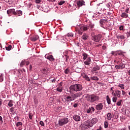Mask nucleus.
<instances>
[{
	"instance_id": "obj_27",
	"label": "nucleus",
	"mask_w": 130,
	"mask_h": 130,
	"mask_svg": "<svg viewBox=\"0 0 130 130\" xmlns=\"http://www.w3.org/2000/svg\"><path fill=\"white\" fill-rule=\"evenodd\" d=\"M82 39L83 40H87V39H88V35L86 34H84L82 36Z\"/></svg>"
},
{
	"instance_id": "obj_43",
	"label": "nucleus",
	"mask_w": 130,
	"mask_h": 130,
	"mask_svg": "<svg viewBox=\"0 0 130 130\" xmlns=\"http://www.w3.org/2000/svg\"><path fill=\"white\" fill-rule=\"evenodd\" d=\"M120 6V4H119V3L117 2L115 4V8H119Z\"/></svg>"
},
{
	"instance_id": "obj_40",
	"label": "nucleus",
	"mask_w": 130,
	"mask_h": 130,
	"mask_svg": "<svg viewBox=\"0 0 130 130\" xmlns=\"http://www.w3.org/2000/svg\"><path fill=\"white\" fill-rule=\"evenodd\" d=\"M43 74H47V68H44L42 71Z\"/></svg>"
},
{
	"instance_id": "obj_35",
	"label": "nucleus",
	"mask_w": 130,
	"mask_h": 130,
	"mask_svg": "<svg viewBox=\"0 0 130 130\" xmlns=\"http://www.w3.org/2000/svg\"><path fill=\"white\" fill-rule=\"evenodd\" d=\"M56 90L58 91V92H62V87H58L56 88Z\"/></svg>"
},
{
	"instance_id": "obj_57",
	"label": "nucleus",
	"mask_w": 130,
	"mask_h": 130,
	"mask_svg": "<svg viewBox=\"0 0 130 130\" xmlns=\"http://www.w3.org/2000/svg\"><path fill=\"white\" fill-rule=\"evenodd\" d=\"M56 81V80L54 78L52 80V83H55V81Z\"/></svg>"
},
{
	"instance_id": "obj_33",
	"label": "nucleus",
	"mask_w": 130,
	"mask_h": 130,
	"mask_svg": "<svg viewBox=\"0 0 130 130\" xmlns=\"http://www.w3.org/2000/svg\"><path fill=\"white\" fill-rule=\"evenodd\" d=\"M64 72L66 75H68V74H70V73H71L69 68H67L66 69H65Z\"/></svg>"
},
{
	"instance_id": "obj_13",
	"label": "nucleus",
	"mask_w": 130,
	"mask_h": 130,
	"mask_svg": "<svg viewBox=\"0 0 130 130\" xmlns=\"http://www.w3.org/2000/svg\"><path fill=\"white\" fill-rule=\"evenodd\" d=\"M45 57V58H47V59H49V60H50V61H53L55 59L54 58H53V56H52V55H49L47 56L46 54Z\"/></svg>"
},
{
	"instance_id": "obj_39",
	"label": "nucleus",
	"mask_w": 130,
	"mask_h": 130,
	"mask_svg": "<svg viewBox=\"0 0 130 130\" xmlns=\"http://www.w3.org/2000/svg\"><path fill=\"white\" fill-rule=\"evenodd\" d=\"M23 123H22V122H17L16 123V126L17 127H18V126H20V125H22Z\"/></svg>"
},
{
	"instance_id": "obj_7",
	"label": "nucleus",
	"mask_w": 130,
	"mask_h": 130,
	"mask_svg": "<svg viewBox=\"0 0 130 130\" xmlns=\"http://www.w3.org/2000/svg\"><path fill=\"white\" fill-rule=\"evenodd\" d=\"M83 126H86V128H88L89 127H92V124H91V121L87 120L85 121L83 123Z\"/></svg>"
},
{
	"instance_id": "obj_6",
	"label": "nucleus",
	"mask_w": 130,
	"mask_h": 130,
	"mask_svg": "<svg viewBox=\"0 0 130 130\" xmlns=\"http://www.w3.org/2000/svg\"><path fill=\"white\" fill-rule=\"evenodd\" d=\"M101 38H102V35L101 34L91 36V40L94 41V42H99L101 40Z\"/></svg>"
},
{
	"instance_id": "obj_17",
	"label": "nucleus",
	"mask_w": 130,
	"mask_h": 130,
	"mask_svg": "<svg viewBox=\"0 0 130 130\" xmlns=\"http://www.w3.org/2000/svg\"><path fill=\"white\" fill-rule=\"evenodd\" d=\"M123 53H125V52H122V51H117L114 52L115 55H123Z\"/></svg>"
},
{
	"instance_id": "obj_21",
	"label": "nucleus",
	"mask_w": 130,
	"mask_h": 130,
	"mask_svg": "<svg viewBox=\"0 0 130 130\" xmlns=\"http://www.w3.org/2000/svg\"><path fill=\"white\" fill-rule=\"evenodd\" d=\"M120 94H121V91H119V90H116L115 91V93H114V96L118 97V98H119V97H120Z\"/></svg>"
},
{
	"instance_id": "obj_25",
	"label": "nucleus",
	"mask_w": 130,
	"mask_h": 130,
	"mask_svg": "<svg viewBox=\"0 0 130 130\" xmlns=\"http://www.w3.org/2000/svg\"><path fill=\"white\" fill-rule=\"evenodd\" d=\"M121 17L122 18H128V14L125 12H123L121 15Z\"/></svg>"
},
{
	"instance_id": "obj_62",
	"label": "nucleus",
	"mask_w": 130,
	"mask_h": 130,
	"mask_svg": "<svg viewBox=\"0 0 130 130\" xmlns=\"http://www.w3.org/2000/svg\"><path fill=\"white\" fill-rule=\"evenodd\" d=\"M102 127H101V126H100L99 128L97 129L96 130H102Z\"/></svg>"
},
{
	"instance_id": "obj_26",
	"label": "nucleus",
	"mask_w": 130,
	"mask_h": 130,
	"mask_svg": "<svg viewBox=\"0 0 130 130\" xmlns=\"http://www.w3.org/2000/svg\"><path fill=\"white\" fill-rule=\"evenodd\" d=\"M112 117V115H111V113H108L107 114V117L106 118L108 119V120H110L111 119V118Z\"/></svg>"
},
{
	"instance_id": "obj_60",
	"label": "nucleus",
	"mask_w": 130,
	"mask_h": 130,
	"mask_svg": "<svg viewBox=\"0 0 130 130\" xmlns=\"http://www.w3.org/2000/svg\"><path fill=\"white\" fill-rule=\"evenodd\" d=\"M122 95H125V91H123V90H122Z\"/></svg>"
},
{
	"instance_id": "obj_41",
	"label": "nucleus",
	"mask_w": 130,
	"mask_h": 130,
	"mask_svg": "<svg viewBox=\"0 0 130 130\" xmlns=\"http://www.w3.org/2000/svg\"><path fill=\"white\" fill-rule=\"evenodd\" d=\"M121 102H122V100H120L119 102H117L116 104L117 106H120L121 105Z\"/></svg>"
},
{
	"instance_id": "obj_42",
	"label": "nucleus",
	"mask_w": 130,
	"mask_h": 130,
	"mask_svg": "<svg viewBox=\"0 0 130 130\" xmlns=\"http://www.w3.org/2000/svg\"><path fill=\"white\" fill-rule=\"evenodd\" d=\"M64 3H66V2L64 1H61L58 3V5H59V6H62V5H63V4H64Z\"/></svg>"
},
{
	"instance_id": "obj_34",
	"label": "nucleus",
	"mask_w": 130,
	"mask_h": 130,
	"mask_svg": "<svg viewBox=\"0 0 130 130\" xmlns=\"http://www.w3.org/2000/svg\"><path fill=\"white\" fill-rule=\"evenodd\" d=\"M10 112H11L12 114H15V108L12 107L10 108Z\"/></svg>"
},
{
	"instance_id": "obj_53",
	"label": "nucleus",
	"mask_w": 130,
	"mask_h": 130,
	"mask_svg": "<svg viewBox=\"0 0 130 130\" xmlns=\"http://www.w3.org/2000/svg\"><path fill=\"white\" fill-rule=\"evenodd\" d=\"M0 121L3 123V117H2V116H0Z\"/></svg>"
},
{
	"instance_id": "obj_19",
	"label": "nucleus",
	"mask_w": 130,
	"mask_h": 130,
	"mask_svg": "<svg viewBox=\"0 0 130 130\" xmlns=\"http://www.w3.org/2000/svg\"><path fill=\"white\" fill-rule=\"evenodd\" d=\"M82 56H83V59L84 60H86L89 57V55L87 54L85 52H83L82 53Z\"/></svg>"
},
{
	"instance_id": "obj_55",
	"label": "nucleus",
	"mask_w": 130,
	"mask_h": 130,
	"mask_svg": "<svg viewBox=\"0 0 130 130\" xmlns=\"http://www.w3.org/2000/svg\"><path fill=\"white\" fill-rule=\"evenodd\" d=\"M102 49H103L104 50H105V49H106V46H103L102 47Z\"/></svg>"
},
{
	"instance_id": "obj_15",
	"label": "nucleus",
	"mask_w": 130,
	"mask_h": 130,
	"mask_svg": "<svg viewBox=\"0 0 130 130\" xmlns=\"http://www.w3.org/2000/svg\"><path fill=\"white\" fill-rule=\"evenodd\" d=\"M84 62V64H85L86 66H90L91 63V57H88V58L86 59V61H85Z\"/></svg>"
},
{
	"instance_id": "obj_51",
	"label": "nucleus",
	"mask_w": 130,
	"mask_h": 130,
	"mask_svg": "<svg viewBox=\"0 0 130 130\" xmlns=\"http://www.w3.org/2000/svg\"><path fill=\"white\" fill-rule=\"evenodd\" d=\"M28 117L30 119H32V116L31 115V114H28Z\"/></svg>"
},
{
	"instance_id": "obj_11",
	"label": "nucleus",
	"mask_w": 130,
	"mask_h": 130,
	"mask_svg": "<svg viewBox=\"0 0 130 130\" xmlns=\"http://www.w3.org/2000/svg\"><path fill=\"white\" fill-rule=\"evenodd\" d=\"M95 109L99 111L103 109V105L102 103H99L95 106Z\"/></svg>"
},
{
	"instance_id": "obj_2",
	"label": "nucleus",
	"mask_w": 130,
	"mask_h": 130,
	"mask_svg": "<svg viewBox=\"0 0 130 130\" xmlns=\"http://www.w3.org/2000/svg\"><path fill=\"white\" fill-rule=\"evenodd\" d=\"M83 89V86L80 84H76L72 85L69 87V90H68V92H69L70 94H74L75 92H79V91H82Z\"/></svg>"
},
{
	"instance_id": "obj_4",
	"label": "nucleus",
	"mask_w": 130,
	"mask_h": 130,
	"mask_svg": "<svg viewBox=\"0 0 130 130\" xmlns=\"http://www.w3.org/2000/svg\"><path fill=\"white\" fill-rule=\"evenodd\" d=\"M84 98L86 99L87 101L89 102H96L100 99L99 96L96 94H89L84 95Z\"/></svg>"
},
{
	"instance_id": "obj_12",
	"label": "nucleus",
	"mask_w": 130,
	"mask_h": 130,
	"mask_svg": "<svg viewBox=\"0 0 130 130\" xmlns=\"http://www.w3.org/2000/svg\"><path fill=\"white\" fill-rule=\"evenodd\" d=\"M77 6L79 7V8L85 6V1L84 0H81L77 2Z\"/></svg>"
},
{
	"instance_id": "obj_20",
	"label": "nucleus",
	"mask_w": 130,
	"mask_h": 130,
	"mask_svg": "<svg viewBox=\"0 0 130 130\" xmlns=\"http://www.w3.org/2000/svg\"><path fill=\"white\" fill-rule=\"evenodd\" d=\"M82 77L86 80V81H87V82H90V78L88 77V76L86 74H82Z\"/></svg>"
},
{
	"instance_id": "obj_54",
	"label": "nucleus",
	"mask_w": 130,
	"mask_h": 130,
	"mask_svg": "<svg viewBox=\"0 0 130 130\" xmlns=\"http://www.w3.org/2000/svg\"><path fill=\"white\" fill-rule=\"evenodd\" d=\"M128 8L126 9L125 11V13H126V14H127V13H128Z\"/></svg>"
},
{
	"instance_id": "obj_28",
	"label": "nucleus",
	"mask_w": 130,
	"mask_h": 130,
	"mask_svg": "<svg viewBox=\"0 0 130 130\" xmlns=\"http://www.w3.org/2000/svg\"><path fill=\"white\" fill-rule=\"evenodd\" d=\"M100 70V67L99 66H96L95 67L93 68V71L96 72V71H99Z\"/></svg>"
},
{
	"instance_id": "obj_36",
	"label": "nucleus",
	"mask_w": 130,
	"mask_h": 130,
	"mask_svg": "<svg viewBox=\"0 0 130 130\" xmlns=\"http://www.w3.org/2000/svg\"><path fill=\"white\" fill-rule=\"evenodd\" d=\"M117 38L118 39H124L125 37H124V36L122 35V36H117Z\"/></svg>"
},
{
	"instance_id": "obj_8",
	"label": "nucleus",
	"mask_w": 130,
	"mask_h": 130,
	"mask_svg": "<svg viewBox=\"0 0 130 130\" xmlns=\"http://www.w3.org/2000/svg\"><path fill=\"white\" fill-rule=\"evenodd\" d=\"M106 23H107V19H101L100 21L101 27H103V28H104V29H105V27L103 26H104V25H106Z\"/></svg>"
},
{
	"instance_id": "obj_5",
	"label": "nucleus",
	"mask_w": 130,
	"mask_h": 130,
	"mask_svg": "<svg viewBox=\"0 0 130 130\" xmlns=\"http://www.w3.org/2000/svg\"><path fill=\"white\" fill-rule=\"evenodd\" d=\"M69 121H70L69 118L66 117L61 118L58 120V125L59 126H62L63 125H64V124H67Z\"/></svg>"
},
{
	"instance_id": "obj_59",
	"label": "nucleus",
	"mask_w": 130,
	"mask_h": 130,
	"mask_svg": "<svg viewBox=\"0 0 130 130\" xmlns=\"http://www.w3.org/2000/svg\"><path fill=\"white\" fill-rule=\"evenodd\" d=\"M127 37H129V36H130V31L129 32H127Z\"/></svg>"
},
{
	"instance_id": "obj_49",
	"label": "nucleus",
	"mask_w": 130,
	"mask_h": 130,
	"mask_svg": "<svg viewBox=\"0 0 130 130\" xmlns=\"http://www.w3.org/2000/svg\"><path fill=\"white\" fill-rule=\"evenodd\" d=\"M35 3L36 4H40V3H41V0H36Z\"/></svg>"
},
{
	"instance_id": "obj_38",
	"label": "nucleus",
	"mask_w": 130,
	"mask_h": 130,
	"mask_svg": "<svg viewBox=\"0 0 130 130\" xmlns=\"http://www.w3.org/2000/svg\"><path fill=\"white\" fill-rule=\"evenodd\" d=\"M104 127L105 128H107L108 127V122L107 121H105L104 123Z\"/></svg>"
},
{
	"instance_id": "obj_32",
	"label": "nucleus",
	"mask_w": 130,
	"mask_h": 130,
	"mask_svg": "<svg viewBox=\"0 0 130 130\" xmlns=\"http://www.w3.org/2000/svg\"><path fill=\"white\" fill-rule=\"evenodd\" d=\"M91 79L93 81H99V78L96 76L91 77Z\"/></svg>"
},
{
	"instance_id": "obj_31",
	"label": "nucleus",
	"mask_w": 130,
	"mask_h": 130,
	"mask_svg": "<svg viewBox=\"0 0 130 130\" xmlns=\"http://www.w3.org/2000/svg\"><path fill=\"white\" fill-rule=\"evenodd\" d=\"M106 99L108 104H110V103H111V101H110V99L109 98V96L108 95H107Z\"/></svg>"
},
{
	"instance_id": "obj_45",
	"label": "nucleus",
	"mask_w": 130,
	"mask_h": 130,
	"mask_svg": "<svg viewBox=\"0 0 130 130\" xmlns=\"http://www.w3.org/2000/svg\"><path fill=\"white\" fill-rule=\"evenodd\" d=\"M11 49H12V45H9V46L6 47V50L10 51L11 50Z\"/></svg>"
},
{
	"instance_id": "obj_24",
	"label": "nucleus",
	"mask_w": 130,
	"mask_h": 130,
	"mask_svg": "<svg viewBox=\"0 0 130 130\" xmlns=\"http://www.w3.org/2000/svg\"><path fill=\"white\" fill-rule=\"evenodd\" d=\"M9 102L8 103V105L9 107H13V106L14 105L13 100H8Z\"/></svg>"
},
{
	"instance_id": "obj_37",
	"label": "nucleus",
	"mask_w": 130,
	"mask_h": 130,
	"mask_svg": "<svg viewBox=\"0 0 130 130\" xmlns=\"http://www.w3.org/2000/svg\"><path fill=\"white\" fill-rule=\"evenodd\" d=\"M67 37H74V34L72 32H69L67 35Z\"/></svg>"
},
{
	"instance_id": "obj_44",
	"label": "nucleus",
	"mask_w": 130,
	"mask_h": 130,
	"mask_svg": "<svg viewBox=\"0 0 130 130\" xmlns=\"http://www.w3.org/2000/svg\"><path fill=\"white\" fill-rule=\"evenodd\" d=\"M114 89V88L112 87L110 89V93H111L112 94V95H114V91H113V89Z\"/></svg>"
},
{
	"instance_id": "obj_29",
	"label": "nucleus",
	"mask_w": 130,
	"mask_h": 130,
	"mask_svg": "<svg viewBox=\"0 0 130 130\" xmlns=\"http://www.w3.org/2000/svg\"><path fill=\"white\" fill-rule=\"evenodd\" d=\"M68 51H66L65 52H63V54L64 56L66 57V60H68V58H69V56H68Z\"/></svg>"
},
{
	"instance_id": "obj_3",
	"label": "nucleus",
	"mask_w": 130,
	"mask_h": 130,
	"mask_svg": "<svg viewBox=\"0 0 130 130\" xmlns=\"http://www.w3.org/2000/svg\"><path fill=\"white\" fill-rule=\"evenodd\" d=\"M82 95H83V93L81 91L76 93H71L70 95H66L64 100L67 102H71V101H74L78 97L82 96Z\"/></svg>"
},
{
	"instance_id": "obj_10",
	"label": "nucleus",
	"mask_w": 130,
	"mask_h": 130,
	"mask_svg": "<svg viewBox=\"0 0 130 130\" xmlns=\"http://www.w3.org/2000/svg\"><path fill=\"white\" fill-rule=\"evenodd\" d=\"M7 14L8 16H12V15H15L16 14V11L14 9H9L7 10Z\"/></svg>"
},
{
	"instance_id": "obj_1",
	"label": "nucleus",
	"mask_w": 130,
	"mask_h": 130,
	"mask_svg": "<svg viewBox=\"0 0 130 130\" xmlns=\"http://www.w3.org/2000/svg\"><path fill=\"white\" fill-rule=\"evenodd\" d=\"M85 22L86 23H88L87 25H80L79 26H78V32L79 35H82L83 34V31H87L89 28H94V24H92L91 21H89L88 19L85 20Z\"/></svg>"
},
{
	"instance_id": "obj_56",
	"label": "nucleus",
	"mask_w": 130,
	"mask_h": 130,
	"mask_svg": "<svg viewBox=\"0 0 130 130\" xmlns=\"http://www.w3.org/2000/svg\"><path fill=\"white\" fill-rule=\"evenodd\" d=\"M73 106L75 108H76V107H78V104H74Z\"/></svg>"
},
{
	"instance_id": "obj_61",
	"label": "nucleus",
	"mask_w": 130,
	"mask_h": 130,
	"mask_svg": "<svg viewBox=\"0 0 130 130\" xmlns=\"http://www.w3.org/2000/svg\"><path fill=\"white\" fill-rule=\"evenodd\" d=\"M48 2H55V0H47Z\"/></svg>"
},
{
	"instance_id": "obj_30",
	"label": "nucleus",
	"mask_w": 130,
	"mask_h": 130,
	"mask_svg": "<svg viewBox=\"0 0 130 130\" xmlns=\"http://www.w3.org/2000/svg\"><path fill=\"white\" fill-rule=\"evenodd\" d=\"M3 81H4V74H0V83L3 82Z\"/></svg>"
},
{
	"instance_id": "obj_58",
	"label": "nucleus",
	"mask_w": 130,
	"mask_h": 130,
	"mask_svg": "<svg viewBox=\"0 0 130 130\" xmlns=\"http://www.w3.org/2000/svg\"><path fill=\"white\" fill-rule=\"evenodd\" d=\"M115 118L116 119H117V118H118V115H115Z\"/></svg>"
},
{
	"instance_id": "obj_64",
	"label": "nucleus",
	"mask_w": 130,
	"mask_h": 130,
	"mask_svg": "<svg viewBox=\"0 0 130 130\" xmlns=\"http://www.w3.org/2000/svg\"><path fill=\"white\" fill-rule=\"evenodd\" d=\"M76 45H77V46H78V47L80 46V43H77Z\"/></svg>"
},
{
	"instance_id": "obj_14",
	"label": "nucleus",
	"mask_w": 130,
	"mask_h": 130,
	"mask_svg": "<svg viewBox=\"0 0 130 130\" xmlns=\"http://www.w3.org/2000/svg\"><path fill=\"white\" fill-rule=\"evenodd\" d=\"M73 118L75 121H81V117L78 115H74Z\"/></svg>"
},
{
	"instance_id": "obj_63",
	"label": "nucleus",
	"mask_w": 130,
	"mask_h": 130,
	"mask_svg": "<svg viewBox=\"0 0 130 130\" xmlns=\"http://www.w3.org/2000/svg\"><path fill=\"white\" fill-rule=\"evenodd\" d=\"M116 100H117V98H114V102H116Z\"/></svg>"
},
{
	"instance_id": "obj_22",
	"label": "nucleus",
	"mask_w": 130,
	"mask_h": 130,
	"mask_svg": "<svg viewBox=\"0 0 130 130\" xmlns=\"http://www.w3.org/2000/svg\"><path fill=\"white\" fill-rule=\"evenodd\" d=\"M23 13H22V11L21 10H17L15 11V16H22Z\"/></svg>"
},
{
	"instance_id": "obj_23",
	"label": "nucleus",
	"mask_w": 130,
	"mask_h": 130,
	"mask_svg": "<svg viewBox=\"0 0 130 130\" xmlns=\"http://www.w3.org/2000/svg\"><path fill=\"white\" fill-rule=\"evenodd\" d=\"M39 37L38 36H35L32 37L30 38V40L31 41L35 42L38 40Z\"/></svg>"
},
{
	"instance_id": "obj_50",
	"label": "nucleus",
	"mask_w": 130,
	"mask_h": 130,
	"mask_svg": "<svg viewBox=\"0 0 130 130\" xmlns=\"http://www.w3.org/2000/svg\"><path fill=\"white\" fill-rule=\"evenodd\" d=\"M40 124H41V125H42V126H44V122H43V121H41L40 122Z\"/></svg>"
},
{
	"instance_id": "obj_9",
	"label": "nucleus",
	"mask_w": 130,
	"mask_h": 130,
	"mask_svg": "<svg viewBox=\"0 0 130 130\" xmlns=\"http://www.w3.org/2000/svg\"><path fill=\"white\" fill-rule=\"evenodd\" d=\"M125 68V65L122 63H120L119 65H116L115 68L117 70H122V69H124Z\"/></svg>"
},
{
	"instance_id": "obj_46",
	"label": "nucleus",
	"mask_w": 130,
	"mask_h": 130,
	"mask_svg": "<svg viewBox=\"0 0 130 130\" xmlns=\"http://www.w3.org/2000/svg\"><path fill=\"white\" fill-rule=\"evenodd\" d=\"M124 28V26L123 25H121L119 26V29L120 31H123V29Z\"/></svg>"
},
{
	"instance_id": "obj_16",
	"label": "nucleus",
	"mask_w": 130,
	"mask_h": 130,
	"mask_svg": "<svg viewBox=\"0 0 130 130\" xmlns=\"http://www.w3.org/2000/svg\"><path fill=\"white\" fill-rule=\"evenodd\" d=\"M98 122V118H93L91 119L90 123L92 124V126H93V124H96Z\"/></svg>"
},
{
	"instance_id": "obj_18",
	"label": "nucleus",
	"mask_w": 130,
	"mask_h": 130,
	"mask_svg": "<svg viewBox=\"0 0 130 130\" xmlns=\"http://www.w3.org/2000/svg\"><path fill=\"white\" fill-rule=\"evenodd\" d=\"M94 111H95V108L93 107L89 108L87 110V113H92V112H94Z\"/></svg>"
},
{
	"instance_id": "obj_48",
	"label": "nucleus",
	"mask_w": 130,
	"mask_h": 130,
	"mask_svg": "<svg viewBox=\"0 0 130 130\" xmlns=\"http://www.w3.org/2000/svg\"><path fill=\"white\" fill-rule=\"evenodd\" d=\"M24 64H25V61L22 60L20 63V66H21V67H23V66H24Z\"/></svg>"
},
{
	"instance_id": "obj_52",
	"label": "nucleus",
	"mask_w": 130,
	"mask_h": 130,
	"mask_svg": "<svg viewBox=\"0 0 130 130\" xmlns=\"http://www.w3.org/2000/svg\"><path fill=\"white\" fill-rule=\"evenodd\" d=\"M2 105H3V100L0 99V107H2Z\"/></svg>"
},
{
	"instance_id": "obj_47",
	"label": "nucleus",
	"mask_w": 130,
	"mask_h": 130,
	"mask_svg": "<svg viewBox=\"0 0 130 130\" xmlns=\"http://www.w3.org/2000/svg\"><path fill=\"white\" fill-rule=\"evenodd\" d=\"M124 85H123V84H119V85H118V87H119V88H121V89H124Z\"/></svg>"
}]
</instances>
